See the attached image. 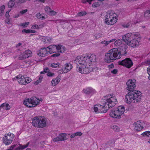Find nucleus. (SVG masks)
<instances>
[{
	"label": "nucleus",
	"instance_id": "7",
	"mask_svg": "<svg viewBox=\"0 0 150 150\" xmlns=\"http://www.w3.org/2000/svg\"><path fill=\"white\" fill-rule=\"evenodd\" d=\"M118 64L128 68H131L133 65L132 61L129 58H126L122 61H119Z\"/></svg>",
	"mask_w": 150,
	"mask_h": 150
},
{
	"label": "nucleus",
	"instance_id": "34",
	"mask_svg": "<svg viewBox=\"0 0 150 150\" xmlns=\"http://www.w3.org/2000/svg\"><path fill=\"white\" fill-rule=\"evenodd\" d=\"M5 9V6L4 5H2L0 7V11H1L0 12V15L2 16V14L3 13V12Z\"/></svg>",
	"mask_w": 150,
	"mask_h": 150
},
{
	"label": "nucleus",
	"instance_id": "4",
	"mask_svg": "<svg viewBox=\"0 0 150 150\" xmlns=\"http://www.w3.org/2000/svg\"><path fill=\"white\" fill-rule=\"evenodd\" d=\"M139 35L138 33H127L122 36V40L129 46L136 47L139 45L137 38H139Z\"/></svg>",
	"mask_w": 150,
	"mask_h": 150
},
{
	"label": "nucleus",
	"instance_id": "38",
	"mask_svg": "<svg viewBox=\"0 0 150 150\" xmlns=\"http://www.w3.org/2000/svg\"><path fill=\"white\" fill-rule=\"evenodd\" d=\"M31 28L32 29H39L40 28V27H39V26L35 24L33 25L32 26Z\"/></svg>",
	"mask_w": 150,
	"mask_h": 150
},
{
	"label": "nucleus",
	"instance_id": "2",
	"mask_svg": "<svg viewBox=\"0 0 150 150\" xmlns=\"http://www.w3.org/2000/svg\"><path fill=\"white\" fill-rule=\"evenodd\" d=\"M127 46L124 45L118 49L112 48L105 54V61L107 63L113 62L116 59L120 58L122 55L124 56L127 52Z\"/></svg>",
	"mask_w": 150,
	"mask_h": 150
},
{
	"label": "nucleus",
	"instance_id": "63",
	"mask_svg": "<svg viewBox=\"0 0 150 150\" xmlns=\"http://www.w3.org/2000/svg\"><path fill=\"white\" fill-rule=\"evenodd\" d=\"M114 66L112 64L111 65L109 66V68H114Z\"/></svg>",
	"mask_w": 150,
	"mask_h": 150
},
{
	"label": "nucleus",
	"instance_id": "6",
	"mask_svg": "<svg viewBox=\"0 0 150 150\" xmlns=\"http://www.w3.org/2000/svg\"><path fill=\"white\" fill-rule=\"evenodd\" d=\"M37 98L36 97H31L30 99H27L23 102L24 104L29 108L34 107L38 105V103L36 101H38Z\"/></svg>",
	"mask_w": 150,
	"mask_h": 150
},
{
	"label": "nucleus",
	"instance_id": "42",
	"mask_svg": "<svg viewBox=\"0 0 150 150\" xmlns=\"http://www.w3.org/2000/svg\"><path fill=\"white\" fill-rule=\"evenodd\" d=\"M56 47H55V49H56L57 50H58L59 51H60L61 49V47L62 46V45H56Z\"/></svg>",
	"mask_w": 150,
	"mask_h": 150
},
{
	"label": "nucleus",
	"instance_id": "37",
	"mask_svg": "<svg viewBox=\"0 0 150 150\" xmlns=\"http://www.w3.org/2000/svg\"><path fill=\"white\" fill-rule=\"evenodd\" d=\"M51 10V8L49 6H46L45 8V10L46 12H49V11Z\"/></svg>",
	"mask_w": 150,
	"mask_h": 150
},
{
	"label": "nucleus",
	"instance_id": "10",
	"mask_svg": "<svg viewBox=\"0 0 150 150\" xmlns=\"http://www.w3.org/2000/svg\"><path fill=\"white\" fill-rule=\"evenodd\" d=\"M84 59L86 60V66L88 65H89L91 62H94L96 61V56L93 54H88L85 55Z\"/></svg>",
	"mask_w": 150,
	"mask_h": 150
},
{
	"label": "nucleus",
	"instance_id": "50",
	"mask_svg": "<svg viewBox=\"0 0 150 150\" xmlns=\"http://www.w3.org/2000/svg\"><path fill=\"white\" fill-rule=\"evenodd\" d=\"M118 71V70L117 69H115L111 71V73L112 74H117Z\"/></svg>",
	"mask_w": 150,
	"mask_h": 150
},
{
	"label": "nucleus",
	"instance_id": "49",
	"mask_svg": "<svg viewBox=\"0 0 150 150\" xmlns=\"http://www.w3.org/2000/svg\"><path fill=\"white\" fill-rule=\"evenodd\" d=\"M60 55V54L59 53H55V54H52V55L51 57H57L59 56Z\"/></svg>",
	"mask_w": 150,
	"mask_h": 150
},
{
	"label": "nucleus",
	"instance_id": "18",
	"mask_svg": "<svg viewBox=\"0 0 150 150\" xmlns=\"http://www.w3.org/2000/svg\"><path fill=\"white\" fill-rule=\"evenodd\" d=\"M6 134H5L3 138V140L4 143L6 145H8L11 144L12 142L11 139H8L7 137L6 136Z\"/></svg>",
	"mask_w": 150,
	"mask_h": 150
},
{
	"label": "nucleus",
	"instance_id": "60",
	"mask_svg": "<svg viewBox=\"0 0 150 150\" xmlns=\"http://www.w3.org/2000/svg\"><path fill=\"white\" fill-rule=\"evenodd\" d=\"M44 71H45V72L48 73L50 71L49 69L47 67H46L44 69Z\"/></svg>",
	"mask_w": 150,
	"mask_h": 150
},
{
	"label": "nucleus",
	"instance_id": "31",
	"mask_svg": "<svg viewBox=\"0 0 150 150\" xmlns=\"http://www.w3.org/2000/svg\"><path fill=\"white\" fill-rule=\"evenodd\" d=\"M55 79H53L52 80L51 83L52 86H54L59 83L58 81H57Z\"/></svg>",
	"mask_w": 150,
	"mask_h": 150
},
{
	"label": "nucleus",
	"instance_id": "17",
	"mask_svg": "<svg viewBox=\"0 0 150 150\" xmlns=\"http://www.w3.org/2000/svg\"><path fill=\"white\" fill-rule=\"evenodd\" d=\"M64 69H62L61 71L62 73H66L70 71L72 68V65L70 63H67Z\"/></svg>",
	"mask_w": 150,
	"mask_h": 150
},
{
	"label": "nucleus",
	"instance_id": "62",
	"mask_svg": "<svg viewBox=\"0 0 150 150\" xmlns=\"http://www.w3.org/2000/svg\"><path fill=\"white\" fill-rule=\"evenodd\" d=\"M107 20H108V22H107L106 21H106V17H105V23H106L108 25H111V24H109V23H109V21H110V19H107Z\"/></svg>",
	"mask_w": 150,
	"mask_h": 150
},
{
	"label": "nucleus",
	"instance_id": "21",
	"mask_svg": "<svg viewBox=\"0 0 150 150\" xmlns=\"http://www.w3.org/2000/svg\"><path fill=\"white\" fill-rule=\"evenodd\" d=\"M115 40V39H113L109 41H106L104 40L101 41L100 43L101 44L104 45L103 46H106L110 43L114 41Z\"/></svg>",
	"mask_w": 150,
	"mask_h": 150
},
{
	"label": "nucleus",
	"instance_id": "52",
	"mask_svg": "<svg viewBox=\"0 0 150 150\" xmlns=\"http://www.w3.org/2000/svg\"><path fill=\"white\" fill-rule=\"evenodd\" d=\"M14 137V135L13 134H12V136L11 137L10 136H7V138L8 139H11L12 140V142L13 141V139Z\"/></svg>",
	"mask_w": 150,
	"mask_h": 150
},
{
	"label": "nucleus",
	"instance_id": "14",
	"mask_svg": "<svg viewBox=\"0 0 150 150\" xmlns=\"http://www.w3.org/2000/svg\"><path fill=\"white\" fill-rule=\"evenodd\" d=\"M49 52V51L47 50V47L41 48L39 51L38 54L40 56L43 57L45 56H47Z\"/></svg>",
	"mask_w": 150,
	"mask_h": 150
},
{
	"label": "nucleus",
	"instance_id": "1",
	"mask_svg": "<svg viewBox=\"0 0 150 150\" xmlns=\"http://www.w3.org/2000/svg\"><path fill=\"white\" fill-rule=\"evenodd\" d=\"M136 80L135 79H129L126 83L127 87L126 89L129 92L126 95L125 100L127 103L130 104L132 102L134 103L140 101L141 93L139 91L134 90L136 87Z\"/></svg>",
	"mask_w": 150,
	"mask_h": 150
},
{
	"label": "nucleus",
	"instance_id": "35",
	"mask_svg": "<svg viewBox=\"0 0 150 150\" xmlns=\"http://www.w3.org/2000/svg\"><path fill=\"white\" fill-rule=\"evenodd\" d=\"M57 14V12L51 10L49 11V14L52 16H54Z\"/></svg>",
	"mask_w": 150,
	"mask_h": 150
},
{
	"label": "nucleus",
	"instance_id": "15",
	"mask_svg": "<svg viewBox=\"0 0 150 150\" xmlns=\"http://www.w3.org/2000/svg\"><path fill=\"white\" fill-rule=\"evenodd\" d=\"M39 118L40 121L39 122V127L43 128L45 127L46 125L45 118L42 116H40Z\"/></svg>",
	"mask_w": 150,
	"mask_h": 150
},
{
	"label": "nucleus",
	"instance_id": "44",
	"mask_svg": "<svg viewBox=\"0 0 150 150\" xmlns=\"http://www.w3.org/2000/svg\"><path fill=\"white\" fill-rule=\"evenodd\" d=\"M65 48L64 47V46H62V45L61 47V49L60 51H59V52H60L61 53H62L65 51L66 50Z\"/></svg>",
	"mask_w": 150,
	"mask_h": 150
},
{
	"label": "nucleus",
	"instance_id": "47",
	"mask_svg": "<svg viewBox=\"0 0 150 150\" xmlns=\"http://www.w3.org/2000/svg\"><path fill=\"white\" fill-rule=\"evenodd\" d=\"M28 10L27 9L22 10L20 11V13L22 15L23 14L27 12Z\"/></svg>",
	"mask_w": 150,
	"mask_h": 150
},
{
	"label": "nucleus",
	"instance_id": "48",
	"mask_svg": "<svg viewBox=\"0 0 150 150\" xmlns=\"http://www.w3.org/2000/svg\"><path fill=\"white\" fill-rule=\"evenodd\" d=\"M130 24L128 23L127 24H124L122 25L123 26L124 28H128L130 26Z\"/></svg>",
	"mask_w": 150,
	"mask_h": 150
},
{
	"label": "nucleus",
	"instance_id": "30",
	"mask_svg": "<svg viewBox=\"0 0 150 150\" xmlns=\"http://www.w3.org/2000/svg\"><path fill=\"white\" fill-rule=\"evenodd\" d=\"M122 43L121 40H116L115 42V45L116 46L120 45Z\"/></svg>",
	"mask_w": 150,
	"mask_h": 150
},
{
	"label": "nucleus",
	"instance_id": "25",
	"mask_svg": "<svg viewBox=\"0 0 150 150\" xmlns=\"http://www.w3.org/2000/svg\"><path fill=\"white\" fill-rule=\"evenodd\" d=\"M117 20V17L116 16H115V18H114L110 19L109 23V24H111V25L114 24L116 23Z\"/></svg>",
	"mask_w": 150,
	"mask_h": 150
},
{
	"label": "nucleus",
	"instance_id": "24",
	"mask_svg": "<svg viewBox=\"0 0 150 150\" xmlns=\"http://www.w3.org/2000/svg\"><path fill=\"white\" fill-rule=\"evenodd\" d=\"M15 0H10L8 4V8H12L14 6L15 4L14 2Z\"/></svg>",
	"mask_w": 150,
	"mask_h": 150
},
{
	"label": "nucleus",
	"instance_id": "20",
	"mask_svg": "<svg viewBox=\"0 0 150 150\" xmlns=\"http://www.w3.org/2000/svg\"><path fill=\"white\" fill-rule=\"evenodd\" d=\"M29 144V142H28L25 145H23L20 144H19V146L14 150H22L27 148Z\"/></svg>",
	"mask_w": 150,
	"mask_h": 150
},
{
	"label": "nucleus",
	"instance_id": "11",
	"mask_svg": "<svg viewBox=\"0 0 150 150\" xmlns=\"http://www.w3.org/2000/svg\"><path fill=\"white\" fill-rule=\"evenodd\" d=\"M32 52L31 51L27 50L25 51L23 53L21 54L19 57L18 59L20 60H22L31 56Z\"/></svg>",
	"mask_w": 150,
	"mask_h": 150
},
{
	"label": "nucleus",
	"instance_id": "43",
	"mask_svg": "<svg viewBox=\"0 0 150 150\" xmlns=\"http://www.w3.org/2000/svg\"><path fill=\"white\" fill-rule=\"evenodd\" d=\"M99 106L98 107V106H97L96 105L94 107V111L96 112H99V109L98 108Z\"/></svg>",
	"mask_w": 150,
	"mask_h": 150
},
{
	"label": "nucleus",
	"instance_id": "54",
	"mask_svg": "<svg viewBox=\"0 0 150 150\" xmlns=\"http://www.w3.org/2000/svg\"><path fill=\"white\" fill-rule=\"evenodd\" d=\"M5 107H6L5 108L6 110H9L10 109V106H9V104L8 103H6L5 105Z\"/></svg>",
	"mask_w": 150,
	"mask_h": 150
},
{
	"label": "nucleus",
	"instance_id": "59",
	"mask_svg": "<svg viewBox=\"0 0 150 150\" xmlns=\"http://www.w3.org/2000/svg\"><path fill=\"white\" fill-rule=\"evenodd\" d=\"M41 16H40V19H41L42 20H44L45 19V16L44 14H41Z\"/></svg>",
	"mask_w": 150,
	"mask_h": 150
},
{
	"label": "nucleus",
	"instance_id": "45",
	"mask_svg": "<svg viewBox=\"0 0 150 150\" xmlns=\"http://www.w3.org/2000/svg\"><path fill=\"white\" fill-rule=\"evenodd\" d=\"M22 33H30V29L26 30L24 29L22 30Z\"/></svg>",
	"mask_w": 150,
	"mask_h": 150
},
{
	"label": "nucleus",
	"instance_id": "8",
	"mask_svg": "<svg viewBox=\"0 0 150 150\" xmlns=\"http://www.w3.org/2000/svg\"><path fill=\"white\" fill-rule=\"evenodd\" d=\"M85 57V56L83 55V56H78L76 57L74 62L77 64V68L79 64L81 65V66L83 67L86 66V60L84 59Z\"/></svg>",
	"mask_w": 150,
	"mask_h": 150
},
{
	"label": "nucleus",
	"instance_id": "23",
	"mask_svg": "<svg viewBox=\"0 0 150 150\" xmlns=\"http://www.w3.org/2000/svg\"><path fill=\"white\" fill-rule=\"evenodd\" d=\"M55 46L56 45H50L47 47V48H48L49 50V52L51 54L52 52H54V50L55 49Z\"/></svg>",
	"mask_w": 150,
	"mask_h": 150
},
{
	"label": "nucleus",
	"instance_id": "16",
	"mask_svg": "<svg viewBox=\"0 0 150 150\" xmlns=\"http://www.w3.org/2000/svg\"><path fill=\"white\" fill-rule=\"evenodd\" d=\"M39 117H34L32 120V125L35 127H39V122L40 121V120Z\"/></svg>",
	"mask_w": 150,
	"mask_h": 150
},
{
	"label": "nucleus",
	"instance_id": "28",
	"mask_svg": "<svg viewBox=\"0 0 150 150\" xmlns=\"http://www.w3.org/2000/svg\"><path fill=\"white\" fill-rule=\"evenodd\" d=\"M144 16L148 19L150 18V9L145 12Z\"/></svg>",
	"mask_w": 150,
	"mask_h": 150
},
{
	"label": "nucleus",
	"instance_id": "27",
	"mask_svg": "<svg viewBox=\"0 0 150 150\" xmlns=\"http://www.w3.org/2000/svg\"><path fill=\"white\" fill-rule=\"evenodd\" d=\"M106 21L108 22V20L107 19H112L114 18H115V17H114L113 15L111 14V13H109L108 14H107L106 15Z\"/></svg>",
	"mask_w": 150,
	"mask_h": 150
},
{
	"label": "nucleus",
	"instance_id": "51",
	"mask_svg": "<svg viewBox=\"0 0 150 150\" xmlns=\"http://www.w3.org/2000/svg\"><path fill=\"white\" fill-rule=\"evenodd\" d=\"M52 40V38H46L45 39V41H47V42H51Z\"/></svg>",
	"mask_w": 150,
	"mask_h": 150
},
{
	"label": "nucleus",
	"instance_id": "41",
	"mask_svg": "<svg viewBox=\"0 0 150 150\" xmlns=\"http://www.w3.org/2000/svg\"><path fill=\"white\" fill-rule=\"evenodd\" d=\"M52 140L54 142H57L58 141H60V139H59V136L58 135L56 137L52 139Z\"/></svg>",
	"mask_w": 150,
	"mask_h": 150
},
{
	"label": "nucleus",
	"instance_id": "33",
	"mask_svg": "<svg viewBox=\"0 0 150 150\" xmlns=\"http://www.w3.org/2000/svg\"><path fill=\"white\" fill-rule=\"evenodd\" d=\"M141 135L143 136H146L147 137H149V135H150V131H148L145 132L143 133Z\"/></svg>",
	"mask_w": 150,
	"mask_h": 150
},
{
	"label": "nucleus",
	"instance_id": "58",
	"mask_svg": "<svg viewBox=\"0 0 150 150\" xmlns=\"http://www.w3.org/2000/svg\"><path fill=\"white\" fill-rule=\"evenodd\" d=\"M41 80H38L37 81L34 82V84L36 85H37L39 83H40Z\"/></svg>",
	"mask_w": 150,
	"mask_h": 150
},
{
	"label": "nucleus",
	"instance_id": "57",
	"mask_svg": "<svg viewBox=\"0 0 150 150\" xmlns=\"http://www.w3.org/2000/svg\"><path fill=\"white\" fill-rule=\"evenodd\" d=\"M16 146V145H13L11 146L9 149H8L6 150H12Z\"/></svg>",
	"mask_w": 150,
	"mask_h": 150
},
{
	"label": "nucleus",
	"instance_id": "36",
	"mask_svg": "<svg viewBox=\"0 0 150 150\" xmlns=\"http://www.w3.org/2000/svg\"><path fill=\"white\" fill-rule=\"evenodd\" d=\"M100 2H97L94 3L92 5V6L93 7H96L100 6Z\"/></svg>",
	"mask_w": 150,
	"mask_h": 150
},
{
	"label": "nucleus",
	"instance_id": "40",
	"mask_svg": "<svg viewBox=\"0 0 150 150\" xmlns=\"http://www.w3.org/2000/svg\"><path fill=\"white\" fill-rule=\"evenodd\" d=\"M86 13L85 11H82L79 12L78 13V14L79 16H84L86 15Z\"/></svg>",
	"mask_w": 150,
	"mask_h": 150
},
{
	"label": "nucleus",
	"instance_id": "22",
	"mask_svg": "<svg viewBox=\"0 0 150 150\" xmlns=\"http://www.w3.org/2000/svg\"><path fill=\"white\" fill-rule=\"evenodd\" d=\"M60 141H64L67 139L66 134L65 133H62L59 135Z\"/></svg>",
	"mask_w": 150,
	"mask_h": 150
},
{
	"label": "nucleus",
	"instance_id": "56",
	"mask_svg": "<svg viewBox=\"0 0 150 150\" xmlns=\"http://www.w3.org/2000/svg\"><path fill=\"white\" fill-rule=\"evenodd\" d=\"M11 10H10L9 11H8L6 12V13L5 14V16L6 17L8 18L10 16L9 14V13L10 11H11Z\"/></svg>",
	"mask_w": 150,
	"mask_h": 150
},
{
	"label": "nucleus",
	"instance_id": "29",
	"mask_svg": "<svg viewBox=\"0 0 150 150\" xmlns=\"http://www.w3.org/2000/svg\"><path fill=\"white\" fill-rule=\"evenodd\" d=\"M60 65L59 63H53L51 64L50 66L52 68H57V67H60Z\"/></svg>",
	"mask_w": 150,
	"mask_h": 150
},
{
	"label": "nucleus",
	"instance_id": "53",
	"mask_svg": "<svg viewBox=\"0 0 150 150\" xmlns=\"http://www.w3.org/2000/svg\"><path fill=\"white\" fill-rule=\"evenodd\" d=\"M47 75L49 76H53L54 75V74L53 73H52L50 72H48V73L47 74Z\"/></svg>",
	"mask_w": 150,
	"mask_h": 150
},
{
	"label": "nucleus",
	"instance_id": "55",
	"mask_svg": "<svg viewBox=\"0 0 150 150\" xmlns=\"http://www.w3.org/2000/svg\"><path fill=\"white\" fill-rule=\"evenodd\" d=\"M61 77L59 75L58 76H57L56 78L55 79H56L57 81H58V82L60 81V80L61 79Z\"/></svg>",
	"mask_w": 150,
	"mask_h": 150
},
{
	"label": "nucleus",
	"instance_id": "19",
	"mask_svg": "<svg viewBox=\"0 0 150 150\" xmlns=\"http://www.w3.org/2000/svg\"><path fill=\"white\" fill-rule=\"evenodd\" d=\"M83 91L86 94H91L94 93L95 90L93 88H89L86 89H83Z\"/></svg>",
	"mask_w": 150,
	"mask_h": 150
},
{
	"label": "nucleus",
	"instance_id": "5",
	"mask_svg": "<svg viewBox=\"0 0 150 150\" xmlns=\"http://www.w3.org/2000/svg\"><path fill=\"white\" fill-rule=\"evenodd\" d=\"M125 111L124 107L121 105L118 106L117 108L114 110H111L109 115L111 117L113 118L120 119L121 118V115L124 113Z\"/></svg>",
	"mask_w": 150,
	"mask_h": 150
},
{
	"label": "nucleus",
	"instance_id": "26",
	"mask_svg": "<svg viewBox=\"0 0 150 150\" xmlns=\"http://www.w3.org/2000/svg\"><path fill=\"white\" fill-rule=\"evenodd\" d=\"M111 128L116 132H118L120 131V128L115 125L111 126Z\"/></svg>",
	"mask_w": 150,
	"mask_h": 150
},
{
	"label": "nucleus",
	"instance_id": "39",
	"mask_svg": "<svg viewBox=\"0 0 150 150\" xmlns=\"http://www.w3.org/2000/svg\"><path fill=\"white\" fill-rule=\"evenodd\" d=\"M29 24V22H27L25 23H22L21 25V26H23L24 28L26 27Z\"/></svg>",
	"mask_w": 150,
	"mask_h": 150
},
{
	"label": "nucleus",
	"instance_id": "12",
	"mask_svg": "<svg viewBox=\"0 0 150 150\" xmlns=\"http://www.w3.org/2000/svg\"><path fill=\"white\" fill-rule=\"evenodd\" d=\"M142 123L141 121H137L134 122L133 125L134 126V129L137 131H139L143 128L142 125Z\"/></svg>",
	"mask_w": 150,
	"mask_h": 150
},
{
	"label": "nucleus",
	"instance_id": "9",
	"mask_svg": "<svg viewBox=\"0 0 150 150\" xmlns=\"http://www.w3.org/2000/svg\"><path fill=\"white\" fill-rule=\"evenodd\" d=\"M76 70L77 71L82 74H87L91 72L92 69L91 68H88L86 66L83 67L78 65Z\"/></svg>",
	"mask_w": 150,
	"mask_h": 150
},
{
	"label": "nucleus",
	"instance_id": "3",
	"mask_svg": "<svg viewBox=\"0 0 150 150\" xmlns=\"http://www.w3.org/2000/svg\"><path fill=\"white\" fill-rule=\"evenodd\" d=\"M110 95H108L104 97L105 100L102 101V105L98 104L97 106H99V113H105L107 112L109 108L115 106L117 103V101L115 96L111 97Z\"/></svg>",
	"mask_w": 150,
	"mask_h": 150
},
{
	"label": "nucleus",
	"instance_id": "32",
	"mask_svg": "<svg viewBox=\"0 0 150 150\" xmlns=\"http://www.w3.org/2000/svg\"><path fill=\"white\" fill-rule=\"evenodd\" d=\"M25 84H26L29 83L31 81V78L29 77H25Z\"/></svg>",
	"mask_w": 150,
	"mask_h": 150
},
{
	"label": "nucleus",
	"instance_id": "46",
	"mask_svg": "<svg viewBox=\"0 0 150 150\" xmlns=\"http://www.w3.org/2000/svg\"><path fill=\"white\" fill-rule=\"evenodd\" d=\"M76 136H81L82 135V133L81 132H78L75 133Z\"/></svg>",
	"mask_w": 150,
	"mask_h": 150
},
{
	"label": "nucleus",
	"instance_id": "13",
	"mask_svg": "<svg viewBox=\"0 0 150 150\" xmlns=\"http://www.w3.org/2000/svg\"><path fill=\"white\" fill-rule=\"evenodd\" d=\"M15 80H17L19 83L21 85H25V77L23 76L19 75L16 76L15 78H13Z\"/></svg>",
	"mask_w": 150,
	"mask_h": 150
},
{
	"label": "nucleus",
	"instance_id": "61",
	"mask_svg": "<svg viewBox=\"0 0 150 150\" xmlns=\"http://www.w3.org/2000/svg\"><path fill=\"white\" fill-rule=\"evenodd\" d=\"M41 16V15L40 13H37L36 15V16L39 19H40V17Z\"/></svg>",
	"mask_w": 150,
	"mask_h": 150
},
{
	"label": "nucleus",
	"instance_id": "64",
	"mask_svg": "<svg viewBox=\"0 0 150 150\" xmlns=\"http://www.w3.org/2000/svg\"><path fill=\"white\" fill-rule=\"evenodd\" d=\"M147 73L148 74H150V68L148 67L147 69Z\"/></svg>",
	"mask_w": 150,
	"mask_h": 150
}]
</instances>
